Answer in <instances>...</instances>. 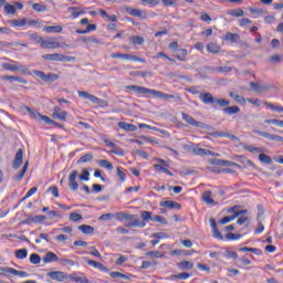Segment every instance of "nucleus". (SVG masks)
Listing matches in <instances>:
<instances>
[{"instance_id": "1", "label": "nucleus", "mask_w": 283, "mask_h": 283, "mask_svg": "<svg viewBox=\"0 0 283 283\" xmlns=\"http://www.w3.org/2000/svg\"><path fill=\"white\" fill-rule=\"evenodd\" d=\"M24 112H28V114L36 120L38 123H46V125H54V120L50 119L46 115H41L39 112L30 108L29 106L23 107Z\"/></svg>"}, {"instance_id": "2", "label": "nucleus", "mask_w": 283, "mask_h": 283, "mask_svg": "<svg viewBox=\"0 0 283 283\" xmlns=\"http://www.w3.org/2000/svg\"><path fill=\"white\" fill-rule=\"evenodd\" d=\"M33 74L44 81V83H54V81H59L60 76L54 73L45 74L43 71H33Z\"/></svg>"}, {"instance_id": "3", "label": "nucleus", "mask_w": 283, "mask_h": 283, "mask_svg": "<svg viewBox=\"0 0 283 283\" xmlns=\"http://www.w3.org/2000/svg\"><path fill=\"white\" fill-rule=\"evenodd\" d=\"M40 45L44 50H56V48H61V42H59L56 38H49L46 40H42Z\"/></svg>"}, {"instance_id": "4", "label": "nucleus", "mask_w": 283, "mask_h": 283, "mask_svg": "<svg viewBox=\"0 0 283 283\" xmlns=\"http://www.w3.org/2000/svg\"><path fill=\"white\" fill-rule=\"evenodd\" d=\"M201 200H202V202L208 205V207L218 206V201L216 199H213V192H211V190L203 191L201 195Z\"/></svg>"}, {"instance_id": "5", "label": "nucleus", "mask_w": 283, "mask_h": 283, "mask_svg": "<svg viewBox=\"0 0 283 283\" xmlns=\"http://www.w3.org/2000/svg\"><path fill=\"white\" fill-rule=\"evenodd\" d=\"M78 170H72L69 175V188L71 191H78Z\"/></svg>"}, {"instance_id": "6", "label": "nucleus", "mask_w": 283, "mask_h": 283, "mask_svg": "<svg viewBox=\"0 0 283 283\" xmlns=\"http://www.w3.org/2000/svg\"><path fill=\"white\" fill-rule=\"evenodd\" d=\"M230 213H234V214L228 216V217H224L223 219H221L220 224H229V222H233V220H235V218H238L239 216H242V213H247V210L235 211V208H231Z\"/></svg>"}, {"instance_id": "7", "label": "nucleus", "mask_w": 283, "mask_h": 283, "mask_svg": "<svg viewBox=\"0 0 283 283\" xmlns=\"http://www.w3.org/2000/svg\"><path fill=\"white\" fill-rule=\"evenodd\" d=\"M2 69L9 70V72H25V66H21L17 62L2 63Z\"/></svg>"}, {"instance_id": "8", "label": "nucleus", "mask_w": 283, "mask_h": 283, "mask_svg": "<svg viewBox=\"0 0 283 283\" xmlns=\"http://www.w3.org/2000/svg\"><path fill=\"white\" fill-rule=\"evenodd\" d=\"M146 91H147V87H144V86H138V85L126 86V92H128V94H136L137 96H145Z\"/></svg>"}, {"instance_id": "9", "label": "nucleus", "mask_w": 283, "mask_h": 283, "mask_svg": "<svg viewBox=\"0 0 283 283\" xmlns=\"http://www.w3.org/2000/svg\"><path fill=\"white\" fill-rule=\"evenodd\" d=\"M0 271L7 273V275H18L19 277H28V272L14 270V268H0Z\"/></svg>"}, {"instance_id": "10", "label": "nucleus", "mask_w": 283, "mask_h": 283, "mask_svg": "<svg viewBox=\"0 0 283 283\" xmlns=\"http://www.w3.org/2000/svg\"><path fill=\"white\" fill-rule=\"evenodd\" d=\"M182 120H186L188 125H191L192 127H205L203 123H200L196 120L191 115L181 113Z\"/></svg>"}, {"instance_id": "11", "label": "nucleus", "mask_w": 283, "mask_h": 283, "mask_svg": "<svg viewBox=\"0 0 283 283\" xmlns=\"http://www.w3.org/2000/svg\"><path fill=\"white\" fill-rule=\"evenodd\" d=\"M60 260L61 259H59V255L52 251L46 252L42 258V262L44 264H52V262H59Z\"/></svg>"}, {"instance_id": "12", "label": "nucleus", "mask_w": 283, "mask_h": 283, "mask_svg": "<svg viewBox=\"0 0 283 283\" xmlns=\"http://www.w3.org/2000/svg\"><path fill=\"white\" fill-rule=\"evenodd\" d=\"M46 275L50 280H55L56 282H63V280L67 277V275L62 271L49 272Z\"/></svg>"}, {"instance_id": "13", "label": "nucleus", "mask_w": 283, "mask_h": 283, "mask_svg": "<svg viewBox=\"0 0 283 283\" xmlns=\"http://www.w3.org/2000/svg\"><path fill=\"white\" fill-rule=\"evenodd\" d=\"M45 220H46V218H45V216H43V214L31 216V217H28V218L23 221V223H24V224H39V222H43V221H45Z\"/></svg>"}, {"instance_id": "14", "label": "nucleus", "mask_w": 283, "mask_h": 283, "mask_svg": "<svg viewBox=\"0 0 283 283\" xmlns=\"http://www.w3.org/2000/svg\"><path fill=\"white\" fill-rule=\"evenodd\" d=\"M192 154H195V156H219L217 153L200 147L193 148Z\"/></svg>"}, {"instance_id": "15", "label": "nucleus", "mask_w": 283, "mask_h": 283, "mask_svg": "<svg viewBox=\"0 0 283 283\" xmlns=\"http://www.w3.org/2000/svg\"><path fill=\"white\" fill-rule=\"evenodd\" d=\"M23 165V149H19L13 159V169H19Z\"/></svg>"}, {"instance_id": "16", "label": "nucleus", "mask_w": 283, "mask_h": 283, "mask_svg": "<svg viewBox=\"0 0 283 283\" xmlns=\"http://www.w3.org/2000/svg\"><path fill=\"white\" fill-rule=\"evenodd\" d=\"M119 129H123L124 132H137L138 127L134 124H127L125 122H118Z\"/></svg>"}, {"instance_id": "17", "label": "nucleus", "mask_w": 283, "mask_h": 283, "mask_svg": "<svg viewBox=\"0 0 283 283\" xmlns=\"http://www.w3.org/2000/svg\"><path fill=\"white\" fill-rule=\"evenodd\" d=\"M42 59H44V61H57L62 63L63 54H60V53L44 54L42 55Z\"/></svg>"}, {"instance_id": "18", "label": "nucleus", "mask_w": 283, "mask_h": 283, "mask_svg": "<svg viewBox=\"0 0 283 283\" xmlns=\"http://www.w3.org/2000/svg\"><path fill=\"white\" fill-rule=\"evenodd\" d=\"M199 98L205 105H211L212 103H216V98L213 95H211V93L201 94Z\"/></svg>"}, {"instance_id": "19", "label": "nucleus", "mask_w": 283, "mask_h": 283, "mask_svg": "<svg viewBox=\"0 0 283 283\" xmlns=\"http://www.w3.org/2000/svg\"><path fill=\"white\" fill-rule=\"evenodd\" d=\"M223 41H230V43H238V41H240V35L238 33L227 32L223 36Z\"/></svg>"}, {"instance_id": "20", "label": "nucleus", "mask_w": 283, "mask_h": 283, "mask_svg": "<svg viewBox=\"0 0 283 283\" xmlns=\"http://www.w3.org/2000/svg\"><path fill=\"white\" fill-rule=\"evenodd\" d=\"M43 32H46V34H61L63 32V28L61 25H56V27H45L43 29Z\"/></svg>"}, {"instance_id": "21", "label": "nucleus", "mask_w": 283, "mask_h": 283, "mask_svg": "<svg viewBox=\"0 0 283 283\" xmlns=\"http://www.w3.org/2000/svg\"><path fill=\"white\" fill-rule=\"evenodd\" d=\"M220 45L216 42H210L207 44V51L210 52L211 54H218L220 53Z\"/></svg>"}, {"instance_id": "22", "label": "nucleus", "mask_w": 283, "mask_h": 283, "mask_svg": "<svg viewBox=\"0 0 283 283\" xmlns=\"http://www.w3.org/2000/svg\"><path fill=\"white\" fill-rule=\"evenodd\" d=\"M78 231H82L85 235H92L94 233V227L88 224L78 226Z\"/></svg>"}, {"instance_id": "23", "label": "nucleus", "mask_w": 283, "mask_h": 283, "mask_svg": "<svg viewBox=\"0 0 283 283\" xmlns=\"http://www.w3.org/2000/svg\"><path fill=\"white\" fill-rule=\"evenodd\" d=\"M250 87L253 92H266L269 90V86L266 85H260L258 83L251 82Z\"/></svg>"}, {"instance_id": "24", "label": "nucleus", "mask_w": 283, "mask_h": 283, "mask_svg": "<svg viewBox=\"0 0 283 283\" xmlns=\"http://www.w3.org/2000/svg\"><path fill=\"white\" fill-rule=\"evenodd\" d=\"M59 264H62V266H81L78 262L70 260V259H60Z\"/></svg>"}, {"instance_id": "25", "label": "nucleus", "mask_w": 283, "mask_h": 283, "mask_svg": "<svg viewBox=\"0 0 283 283\" xmlns=\"http://www.w3.org/2000/svg\"><path fill=\"white\" fill-rule=\"evenodd\" d=\"M128 14H130V17H138L139 19H145V12L139 10V9H128L127 10Z\"/></svg>"}, {"instance_id": "26", "label": "nucleus", "mask_w": 283, "mask_h": 283, "mask_svg": "<svg viewBox=\"0 0 283 283\" xmlns=\"http://www.w3.org/2000/svg\"><path fill=\"white\" fill-rule=\"evenodd\" d=\"M53 118H57V120H66L67 112L59 113V107L54 108Z\"/></svg>"}, {"instance_id": "27", "label": "nucleus", "mask_w": 283, "mask_h": 283, "mask_svg": "<svg viewBox=\"0 0 283 283\" xmlns=\"http://www.w3.org/2000/svg\"><path fill=\"white\" fill-rule=\"evenodd\" d=\"M161 207H165L166 209H180L181 206L178 202L175 201H164L161 202Z\"/></svg>"}, {"instance_id": "28", "label": "nucleus", "mask_w": 283, "mask_h": 283, "mask_svg": "<svg viewBox=\"0 0 283 283\" xmlns=\"http://www.w3.org/2000/svg\"><path fill=\"white\" fill-rule=\"evenodd\" d=\"M4 78H6V81H15L17 83H21L22 85L28 84V81L21 76L6 75Z\"/></svg>"}, {"instance_id": "29", "label": "nucleus", "mask_w": 283, "mask_h": 283, "mask_svg": "<svg viewBox=\"0 0 283 283\" xmlns=\"http://www.w3.org/2000/svg\"><path fill=\"white\" fill-rule=\"evenodd\" d=\"M229 96L235 101V103H239V105H244L247 103V99L242 97V95H238L233 92H230Z\"/></svg>"}, {"instance_id": "30", "label": "nucleus", "mask_w": 283, "mask_h": 283, "mask_svg": "<svg viewBox=\"0 0 283 283\" xmlns=\"http://www.w3.org/2000/svg\"><path fill=\"white\" fill-rule=\"evenodd\" d=\"M155 169L159 172V174H166L167 176H174V172L170 171L169 169H167V167L163 166V165H154Z\"/></svg>"}, {"instance_id": "31", "label": "nucleus", "mask_w": 283, "mask_h": 283, "mask_svg": "<svg viewBox=\"0 0 283 283\" xmlns=\"http://www.w3.org/2000/svg\"><path fill=\"white\" fill-rule=\"evenodd\" d=\"M178 268L182 269L184 271H189L193 269V263L190 261H181L180 263H178Z\"/></svg>"}, {"instance_id": "32", "label": "nucleus", "mask_w": 283, "mask_h": 283, "mask_svg": "<svg viewBox=\"0 0 283 283\" xmlns=\"http://www.w3.org/2000/svg\"><path fill=\"white\" fill-rule=\"evenodd\" d=\"M240 112V107L238 106H229L223 108V113L228 114L229 116L233 115V114H238Z\"/></svg>"}, {"instance_id": "33", "label": "nucleus", "mask_w": 283, "mask_h": 283, "mask_svg": "<svg viewBox=\"0 0 283 283\" xmlns=\"http://www.w3.org/2000/svg\"><path fill=\"white\" fill-rule=\"evenodd\" d=\"M77 94L81 98H87V101H91V103H94V98L96 97L85 91H78Z\"/></svg>"}, {"instance_id": "34", "label": "nucleus", "mask_w": 283, "mask_h": 283, "mask_svg": "<svg viewBox=\"0 0 283 283\" xmlns=\"http://www.w3.org/2000/svg\"><path fill=\"white\" fill-rule=\"evenodd\" d=\"M187 54H189V52L187 51V49H180V50L176 53V59H178V61H185V59H187Z\"/></svg>"}, {"instance_id": "35", "label": "nucleus", "mask_w": 283, "mask_h": 283, "mask_svg": "<svg viewBox=\"0 0 283 283\" xmlns=\"http://www.w3.org/2000/svg\"><path fill=\"white\" fill-rule=\"evenodd\" d=\"M10 23H11V25L13 28H23V27H25L28 24L25 19H22V20H11Z\"/></svg>"}, {"instance_id": "36", "label": "nucleus", "mask_w": 283, "mask_h": 283, "mask_svg": "<svg viewBox=\"0 0 283 283\" xmlns=\"http://www.w3.org/2000/svg\"><path fill=\"white\" fill-rule=\"evenodd\" d=\"M78 180H82L84 182H90V171L87 169L82 170V175H77Z\"/></svg>"}, {"instance_id": "37", "label": "nucleus", "mask_w": 283, "mask_h": 283, "mask_svg": "<svg viewBox=\"0 0 283 283\" xmlns=\"http://www.w3.org/2000/svg\"><path fill=\"white\" fill-rule=\"evenodd\" d=\"M70 280H72L73 282H77V283H87V277L78 276L76 274H71Z\"/></svg>"}, {"instance_id": "38", "label": "nucleus", "mask_w": 283, "mask_h": 283, "mask_svg": "<svg viewBox=\"0 0 283 283\" xmlns=\"http://www.w3.org/2000/svg\"><path fill=\"white\" fill-rule=\"evenodd\" d=\"M15 258H18V260H25V258H28V250L20 249L15 251Z\"/></svg>"}, {"instance_id": "39", "label": "nucleus", "mask_w": 283, "mask_h": 283, "mask_svg": "<svg viewBox=\"0 0 283 283\" xmlns=\"http://www.w3.org/2000/svg\"><path fill=\"white\" fill-rule=\"evenodd\" d=\"M93 104L94 105H98V107H108V103H107V101H105V99H101V98H98V97H94V99H93Z\"/></svg>"}, {"instance_id": "40", "label": "nucleus", "mask_w": 283, "mask_h": 283, "mask_svg": "<svg viewBox=\"0 0 283 283\" xmlns=\"http://www.w3.org/2000/svg\"><path fill=\"white\" fill-rule=\"evenodd\" d=\"M259 160H260L261 163H264L265 165H271V164L273 163V160L269 157V155L263 154V153H261V154L259 155Z\"/></svg>"}, {"instance_id": "41", "label": "nucleus", "mask_w": 283, "mask_h": 283, "mask_svg": "<svg viewBox=\"0 0 283 283\" xmlns=\"http://www.w3.org/2000/svg\"><path fill=\"white\" fill-rule=\"evenodd\" d=\"M130 41H132L133 45H143V43H145V39L139 35L132 36Z\"/></svg>"}, {"instance_id": "42", "label": "nucleus", "mask_w": 283, "mask_h": 283, "mask_svg": "<svg viewBox=\"0 0 283 283\" xmlns=\"http://www.w3.org/2000/svg\"><path fill=\"white\" fill-rule=\"evenodd\" d=\"M112 59H123V61H129L132 54H124V53H113L111 54Z\"/></svg>"}, {"instance_id": "43", "label": "nucleus", "mask_w": 283, "mask_h": 283, "mask_svg": "<svg viewBox=\"0 0 283 283\" xmlns=\"http://www.w3.org/2000/svg\"><path fill=\"white\" fill-rule=\"evenodd\" d=\"M28 165L29 163L25 161L23 169L15 175V180H23V177L25 176V171H28Z\"/></svg>"}, {"instance_id": "44", "label": "nucleus", "mask_w": 283, "mask_h": 283, "mask_svg": "<svg viewBox=\"0 0 283 283\" xmlns=\"http://www.w3.org/2000/svg\"><path fill=\"white\" fill-rule=\"evenodd\" d=\"M228 14H230V17H244V10L233 9V10L228 11Z\"/></svg>"}, {"instance_id": "45", "label": "nucleus", "mask_w": 283, "mask_h": 283, "mask_svg": "<svg viewBox=\"0 0 283 283\" xmlns=\"http://www.w3.org/2000/svg\"><path fill=\"white\" fill-rule=\"evenodd\" d=\"M98 165L101 167H104V169H108V171H112V169H114V165H112L109 161L102 159L98 161Z\"/></svg>"}, {"instance_id": "46", "label": "nucleus", "mask_w": 283, "mask_h": 283, "mask_svg": "<svg viewBox=\"0 0 283 283\" xmlns=\"http://www.w3.org/2000/svg\"><path fill=\"white\" fill-rule=\"evenodd\" d=\"M69 219L71 220V222H78V221L83 220V216H81V213H78V212H72L70 214Z\"/></svg>"}, {"instance_id": "47", "label": "nucleus", "mask_w": 283, "mask_h": 283, "mask_svg": "<svg viewBox=\"0 0 283 283\" xmlns=\"http://www.w3.org/2000/svg\"><path fill=\"white\" fill-rule=\"evenodd\" d=\"M153 96L154 98H159L160 96V91L151 90V88H146V94L145 96Z\"/></svg>"}, {"instance_id": "48", "label": "nucleus", "mask_w": 283, "mask_h": 283, "mask_svg": "<svg viewBox=\"0 0 283 283\" xmlns=\"http://www.w3.org/2000/svg\"><path fill=\"white\" fill-rule=\"evenodd\" d=\"M214 103L217 105H219V107H227V106L231 105V102H229L228 99H224V98H220V99L216 98Z\"/></svg>"}, {"instance_id": "49", "label": "nucleus", "mask_w": 283, "mask_h": 283, "mask_svg": "<svg viewBox=\"0 0 283 283\" xmlns=\"http://www.w3.org/2000/svg\"><path fill=\"white\" fill-rule=\"evenodd\" d=\"M30 262L31 264H41V256H39L36 253H32L30 255Z\"/></svg>"}, {"instance_id": "50", "label": "nucleus", "mask_w": 283, "mask_h": 283, "mask_svg": "<svg viewBox=\"0 0 283 283\" xmlns=\"http://www.w3.org/2000/svg\"><path fill=\"white\" fill-rule=\"evenodd\" d=\"M98 220H101L102 222H107L109 220H114V213H105L102 214Z\"/></svg>"}, {"instance_id": "51", "label": "nucleus", "mask_w": 283, "mask_h": 283, "mask_svg": "<svg viewBox=\"0 0 283 283\" xmlns=\"http://www.w3.org/2000/svg\"><path fill=\"white\" fill-rule=\"evenodd\" d=\"M109 275H111L113 279L122 277V280H129V276H127L126 274H123V273H120V272H109Z\"/></svg>"}, {"instance_id": "52", "label": "nucleus", "mask_w": 283, "mask_h": 283, "mask_svg": "<svg viewBox=\"0 0 283 283\" xmlns=\"http://www.w3.org/2000/svg\"><path fill=\"white\" fill-rule=\"evenodd\" d=\"M84 262L88 264V266H93V269H97L98 268V262L94 261V260H90L87 256L83 258Z\"/></svg>"}, {"instance_id": "53", "label": "nucleus", "mask_w": 283, "mask_h": 283, "mask_svg": "<svg viewBox=\"0 0 283 283\" xmlns=\"http://www.w3.org/2000/svg\"><path fill=\"white\" fill-rule=\"evenodd\" d=\"M242 238V234H235L232 232H229L226 234V240H240Z\"/></svg>"}, {"instance_id": "54", "label": "nucleus", "mask_w": 283, "mask_h": 283, "mask_svg": "<svg viewBox=\"0 0 283 283\" xmlns=\"http://www.w3.org/2000/svg\"><path fill=\"white\" fill-rule=\"evenodd\" d=\"M32 9L35 10V12H45L46 7L41 3H34Z\"/></svg>"}, {"instance_id": "55", "label": "nucleus", "mask_w": 283, "mask_h": 283, "mask_svg": "<svg viewBox=\"0 0 283 283\" xmlns=\"http://www.w3.org/2000/svg\"><path fill=\"white\" fill-rule=\"evenodd\" d=\"M4 11L7 14H15L17 8H14L12 4H7L4 6Z\"/></svg>"}, {"instance_id": "56", "label": "nucleus", "mask_w": 283, "mask_h": 283, "mask_svg": "<svg viewBox=\"0 0 283 283\" xmlns=\"http://www.w3.org/2000/svg\"><path fill=\"white\" fill-rule=\"evenodd\" d=\"M174 277L176 280H189V277H191V274L187 272H182V273L176 274Z\"/></svg>"}, {"instance_id": "57", "label": "nucleus", "mask_w": 283, "mask_h": 283, "mask_svg": "<svg viewBox=\"0 0 283 283\" xmlns=\"http://www.w3.org/2000/svg\"><path fill=\"white\" fill-rule=\"evenodd\" d=\"M149 258H163V252L160 251H148L146 253Z\"/></svg>"}, {"instance_id": "58", "label": "nucleus", "mask_w": 283, "mask_h": 283, "mask_svg": "<svg viewBox=\"0 0 283 283\" xmlns=\"http://www.w3.org/2000/svg\"><path fill=\"white\" fill-rule=\"evenodd\" d=\"M117 176L119 180H122V182H125V180H127V175L123 170H120V167H117Z\"/></svg>"}, {"instance_id": "59", "label": "nucleus", "mask_w": 283, "mask_h": 283, "mask_svg": "<svg viewBox=\"0 0 283 283\" xmlns=\"http://www.w3.org/2000/svg\"><path fill=\"white\" fill-rule=\"evenodd\" d=\"M92 158H94L92 154H86L78 159V163H90Z\"/></svg>"}, {"instance_id": "60", "label": "nucleus", "mask_w": 283, "mask_h": 283, "mask_svg": "<svg viewBox=\"0 0 283 283\" xmlns=\"http://www.w3.org/2000/svg\"><path fill=\"white\" fill-rule=\"evenodd\" d=\"M142 218H143V220H145V222H149V220H153L154 217H151L150 211H144L142 213Z\"/></svg>"}, {"instance_id": "61", "label": "nucleus", "mask_w": 283, "mask_h": 283, "mask_svg": "<svg viewBox=\"0 0 283 283\" xmlns=\"http://www.w3.org/2000/svg\"><path fill=\"white\" fill-rule=\"evenodd\" d=\"M126 227H140V229H144L145 222L133 221V222L127 223Z\"/></svg>"}, {"instance_id": "62", "label": "nucleus", "mask_w": 283, "mask_h": 283, "mask_svg": "<svg viewBox=\"0 0 283 283\" xmlns=\"http://www.w3.org/2000/svg\"><path fill=\"white\" fill-rule=\"evenodd\" d=\"M269 109H272V112H279V113H282L283 112V107L282 106H276V105H273V104H266Z\"/></svg>"}, {"instance_id": "63", "label": "nucleus", "mask_w": 283, "mask_h": 283, "mask_svg": "<svg viewBox=\"0 0 283 283\" xmlns=\"http://www.w3.org/2000/svg\"><path fill=\"white\" fill-rule=\"evenodd\" d=\"M248 103H251V105H254L255 107H260L262 105V102L258 98H248Z\"/></svg>"}, {"instance_id": "64", "label": "nucleus", "mask_w": 283, "mask_h": 283, "mask_svg": "<svg viewBox=\"0 0 283 283\" xmlns=\"http://www.w3.org/2000/svg\"><path fill=\"white\" fill-rule=\"evenodd\" d=\"M50 193L54 196V198H59V188L56 186H52L49 188Z\"/></svg>"}]
</instances>
